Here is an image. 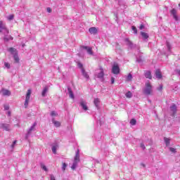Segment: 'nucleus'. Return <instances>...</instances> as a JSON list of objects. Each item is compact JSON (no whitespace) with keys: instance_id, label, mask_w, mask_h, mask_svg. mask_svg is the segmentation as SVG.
Listing matches in <instances>:
<instances>
[{"instance_id":"nucleus-1","label":"nucleus","mask_w":180,"mask_h":180,"mask_svg":"<svg viewBox=\"0 0 180 180\" xmlns=\"http://www.w3.org/2000/svg\"><path fill=\"white\" fill-rule=\"evenodd\" d=\"M1 34L4 35V41H9V40H13V37H12V36L6 35L9 34V30L6 27V23H5V22L2 20H0V34Z\"/></svg>"},{"instance_id":"nucleus-2","label":"nucleus","mask_w":180,"mask_h":180,"mask_svg":"<svg viewBox=\"0 0 180 180\" xmlns=\"http://www.w3.org/2000/svg\"><path fill=\"white\" fill-rule=\"evenodd\" d=\"M78 162H79V150H77L76 152V155L75 156V159L73 161V164L71 167V169L74 171L78 167Z\"/></svg>"},{"instance_id":"nucleus-3","label":"nucleus","mask_w":180,"mask_h":180,"mask_svg":"<svg viewBox=\"0 0 180 180\" xmlns=\"http://www.w3.org/2000/svg\"><path fill=\"white\" fill-rule=\"evenodd\" d=\"M145 95H151L153 94V86L150 82H146L143 90Z\"/></svg>"},{"instance_id":"nucleus-4","label":"nucleus","mask_w":180,"mask_h":180,"mask_svg":"<svg viewBox=\"0 0 180 180\" xmlns=\"http://www.w3.org/2000/svg\"><path fill=\"white\" fill-rule=\"evenodd\" d=\"M8 51L11 53L13 56V58L15 61V63H19V56H18V51L15 49V48H9L8 49Z\"/></svg>"},{"instance_id":"nucleus-5","label":"nucleus","mask_w":180,"mask_h":180,"mask_svg":"<svg viewBox=\"0 0 180 180\" xmlns=\"http://www.w3.org/2000/svg\"><path fill=\"white\" fill-rule=\"evenodd\" d=\"M112 72L115 75H119V74H120V68L119 67V65H117V63H115L112 65Z\"/></svg>"},{"instance_id":"nucleus-6","label":"nucleus","mask_w":180,"mask_h":180,"mask_svg":"<svg viewBox=\"0 0 180 180\" xmlns=\"http://www.w3.org/2000/svg\"><path fill=\"white\" fill-rule=\"evenodd\" d=\"M30 95H32V90L28 89L27 94L25 96V101L24 104L25 108H27V106H29V101H30Z\"/></svg>"},{"instance_id":"nucleus-7","label":"nucleus","mask_w":180,"mask_h":180,"mask_svg":"<svg viewBox=\"0 0 180 180\" xmlns=\"http://www.w3.org/2000/svg\"><path fill=\"white\" fill-rule=\"evenodd\" d=\"M80 50H86V53H88L90 56H94V51H92V48L86 46H82L80 47Z\"/></svg>"},{"instance_id":"nucleus-8","label":"nucleus","mask_w":180,"mask_h":180,"mask_svg":"<svg viewBox=\"0 0 180 180\" xmlns=\"http://www.w3.org/2000/svg\"><path fill=\"white\" fill-rule=\"evenodd\" d=\"M97 72L98 74L96 75V77H97V78H103V76L105 75V73L103 72V69L100 68L97 70Z\"/></svg>"},{"instance_id":"nucleus-9","label":"nucleus","mask_w":180,"mask_h":180,"mask_svg":"<svg viewBox=\"0 0 180 180\" xmlns=\"http://www.w3.org/2000/svg\"><path fill=\"white\" fill-rule=\"evenodd\" d=\"M0 128L3 129V130H6V131L11 130V126L8 124H1Z\"/></svg>"},{"instance_id":"nucleus-10","label":"nucleus","mask_w":180,"mask_h":180,"mask_svg":"<svg viewBox=\"0 0 180 180\" xmlns=\"http://www.w3.org/2000/svg\"><path fill=\"white\" fill-rule=\"evenodd\" d=\"M37 124V123L34 122L32 126L29 129V130L27 131V134L26 135L25 139H28L29 135L30 134V133H32V131H33V130H34V127H36V125Z\"/></svg>"},{"instance_id":"nucleus-11","label":"nucleus","mask_w":180,"mask_h":180,"mask_svg":"<svg viewBox=\"0 0 180 180\" xmlns=\"http://www.w3.org/2000/svg\"><path fill=\"white\" fill-rule=\"evenodd\" d=\"M1 93L4 95V96H11V91L8 89H3L1 90Z\"/></svg>"},{"instance_id":"nucleus-12","label":"nucleus","mask_w":180,"mask_h":180,"mask_svg":"<svg viewBox=\"0 0 180 180\" xmlns=\"http://www.w3.org/2000/svg\"><path fill=\"white\" fill-rule=\"evenodd\" d=\"M89 32L91 34H96L98 33V29L95 27H92L89 29Z\"/></svg>"},{"instance_id":"nucleus-13","label":"nucleus","mask_w":180,"mask_h":180,"mask_svg":"<svg viewBox=\"0 0 180 180\" xmlns=\"http://www.w3.org/2000/svg\"><path fill=\"white\" fill-rule=\"evenodd\" d=\"M155 77L158 79H161L162 78V75L161 74V70H160V69L156 70Z\"/></svg>"},{"instance_id":"nucleus-14","label":"nucleus","mask_w":180,"mask_h":180,"mask_svg":"<svg viewBox=\"0 0 180 180\" xmlns=\"http://www.w3.org/2000/svg\"><path fill=\"white\" fill-rule=\"evenodd\" d=\"M171 15H172L174 19H175V20H178V15H176V10L175 8H173L171 11H170Z\"/></svg>"},{"instance_id":"nucleus-15","label":"nucleus","mask_w":180,"mask_h":180,"mask_svg":"<svg viewBox=\"0 0 180 180\" xmlns=\"http://www.w3.org/2000/svg\"><path fill=\"white\" fill-rule=\"evenodd\" d=\"M80 106H82L84 110H88V106L86 105V102L82 101L80 102Z\"/></svg>"},{"instance_id":"nucleus-16","label":"nucleus","mask_w":180,"mask_h":180,"mask_svg":"<svg viewBox=\"0 0 180 180\" xmlns=\"http://www.w3.org/2000/svg\"><path fill=\"white\" fill-rule=\"evenodd\" d=\"M58 148V144L53 143L52 146V152L53 154H57V149Z\"/></svg>"},{"instance_id":"nucleus-17","label":"nucleus","mask_w":180,"mask_h":180,"mask_svg":"<svg viewBox=\"0 0 180 180\" xmlns=\"http://www.w3.org/2000/svg\"><path fill=\"white\" fill-rule=\"evenodd\" d=\"M82 75L86 79H89V75H88V72L85 71V69H82Z\"/></svg>"},{"instance_id":"nucleus-18","label":"nucleus","mask_w":180,"mask_h":180,"mask_svg":"<svg viewBox=\"0 0 180 180\" xmlns=\"http://www.w3.org/2000/svg\"><path fill=\"white\" fill-rule=\"evenodd\" d=\"M124 41H125L127 46H129V47H131V49L133 47V43H131V41H130V39H129V38H126L124 39Z\"/></svg>"},{"instance_id":"nucleus-19","label":"nucleus","mask_w":180,"mask_h":180,"mask_svg":"<svg viewBox=\"0 0 180 180\" xmlns=\"http://www.w3.org/2000/svg\"><path fill=\"white\" fill-rule=\"evenodd\" d=\"M141 35L142 36L143 40L147 41V39H148V34H147V32H141Z\"/></svg>"},{"instance_id":"nucleus-20","label":"nucleus","mask_w":180,"mask_h":180,"mask_svg":"<svg viewBox=\"0 0 180 180\" xmlns=\"http://www.w3.org/2000/svg\"><path fill=\"white\" fill-rule=\"evenodd\" d=\"M68 91L70 98H71L72 99H74V98H75L74 93H72V90L71 89V88L68 87Z\"/></svg>"},{"instance_id":"nucleus-21","label":"nucleus","mask_w":180,"mask_h":180,"mask_svg":"<svg viewBox=\"0 0 180 180\" xmlns=\"http://www.w3.org/2000/svg\"><path fill=\"white\" fill-rule=\"evenodd\" d=\"M170 110L173 112V115H175V113H176V105H175V104H173L170 107Z\"/></svg>"},{"instance_id":"nucleus-22","label":"nucleus","mask_w":180,"mask_h":180,"mask_svg":"<svg viewBox=\"0 0 180 180\" xmlns=\"http://www.w3.org/2000/svg\"><path fill=\"white\" fill-rule=\"evenodd\" d=\"M47 92H49V86H45L42 91V96H46V94H47Z\"/></svg>"},{"instance_id":"nucleus-23","label":"nucleus","mask_w":180,"mask_h":180,"mask_svg":"<svg viewBox=\"0 0 180 180\" xmlns=\"http://www.w3.org/2000/svg\"><path fill=\"white\" fill-rule=\"evenodd\" d=\"M145 77H146V78H148L149 79H151V78H153V77L151 76V72L146 71L145 72Z\"/></svg>"},{"instance_id":"nucleus-24","label":"nucleus","mask_w":180,"mask_h":180,"mask_svg":"<svg viewBox=\"0 0 180 180\" xmlns=\"http://www.w3.org/2000/svg\"><path fill=\"white\" fill-rule=\"evenodd\" d=\"M52 122L56 127H60V126H61V123H60V122L58 121L54 120V119L52 120Z\"/></svg>"},{"instance_id":"nucleus-25","label":"nucleus","mask_w":180,"mask_h":180,"mask_svg":"<svg viewBox=\"0 0 180 180\" xmlns=\"http://www.w3.org/2000/svg\"><path fill=\"white\" fill-rule=\"evenodd\" d=\"M100 101H99V98H95L94 99V105L95 106H96L97 108H99V103H100Z\"/></svg>"},{"instance_id":"nucleus-26","label":"nucleus","mask_w":180,"mask_h":180,"mask_svg":"<svg viewBox=\"0 0 180 180\" xmlns=\"http://www.w3.org/2000/svg\"><path fill=\"white\" fill-rule=\"evenodd\" d=\"M164 140H165V143L167 147H168V146H169V144H170V139L167 137H165Z\"/></svg>"},{"instance_id":"nucleus-27","label":"nucleus","mask_w":180,"mask_h":180,"mask_svg":"<svg viewBox=\"0 0 180 180\" xmlns=\"http://www.w3.org/2000/svg\"><path fill=\"white\" fill-rule=\"evenodd\" d=\"M125 96L127 98H131L133 96V93H131V91H128L125 94Z\"/></svg>"},{"instance_id":"nucleus-28","label":"nucleus","mask_w":180,"mask_h":180,"mask_svg":"<svg viewBox=\"0 0 180 180\" xmlns=\"http://www.w3.org/2000/svg\"><path fill=\"white\" fill-rule=\"evenodd\" d=\"M41 168L44 171H45L46 172H47L49 171V169H47V167H46V166L44 165V164H43V163L41 164Z\"/></svg>"},{"instance_id":"nucleus-29","label":"nucleus","mask_w":180,"mask_h":180,"mask_svg":"<svg viewBox=\"0 0 180 180\" xmlns=\"http://www.w3.org/2000/svg\"><path fill=\"white\" fill-rule=\"evenodd\" d=\"M166 46H167V50H168L169 51H171V49H172V47H171V44H169V42L167 41V42H166Z\"/></svg>"},{"instance_id":"nucleus-30","label":"nucleus","mask_w":180,"mask_h":180,"mask_svg":"<svg viewBox=\"0 0 180 180\" xmlns=\"http://www.w3.org/2000/svg\"><path fill=\"white\" fill-rule=\"evenodd\" d=\"M136 123H137V121H136L135 119H131L130 121V124H131V126H135Z\"/></svg>"},{"instance_id":"nucleus-31","label":"nucleus","mask_w":180,"mask_h":180,"mask_svg":"<svg viewBox=\"0 0 180 180\" xmlns=\"http://www.w3.org/2000/svg\"><path fill=\"white\" fill-rule=\"evenodd\" d=\"M13 18H15V15H10L7 17L8 20H13Z\"/></svg>"},{"instance_id":"nucleus-32","label":"nucleus","mask_w":180,"mask_h":180,"mask_svg":"<svg viewBox=\"0 0 180 180\" xmlns=\"http://www.w3.org/2000/svg\"><path fill=\"white\" fill-rule=\"evenodd\" d=\"M133 78V76L131 75V74H129L128 75V76H127V79L128 80V81H131V79Z\"/></svg>"},{"instance_id":"nucleus-33","label":"nucleus","mask_w":180,"mask_h":180,"mask_svg":"<svg viewBox=\"0 0 180 180\" xmlns=\"http://www.w3.org/2000/svg\"><path fill=\"white\" fill-rule=\"evenodd\" d=\"M77 67H79V68L81 69V71H82V69H84V67H83V65H82V63H77Z\"/></svg>"},{"instance_id":"nucleus-34","label":"nucleus","mask_w":180,"mask_h":180,"mask_svg":"<svg viewBox=\"0 0 180 180\" xmlns=\"http://www.w3.org/2000/svg\"><path fill=\"white\" fill-rule=\"evenodd\" d=\"M4 66L6 67V68H8V69L11 68V64L6 62L4 63Z\"/></svg>"},{"instance_id":"nucleus-35","label":"nucleus","mask_w":180,"mask_h":180,"mask_svg":"<svg viewBox=\"0 0 180 180\" xmlns=\"http://www.w3.org/2000/svg\"><path fill=\"white\" fill-rule=\"evenodd\" d=\"M132 30L135 34H137V28L134 26H132Z\"/></svg>"},{"instance_id":"nucleus-36","label":"nucleus","mask_w":180,"mask_h":180,"mask_svg":"<svg viewBox=\"0 0 180 180\" xmlns=\"http://www.w3.org/2000/svg\"><path fill=\"white\" fill-rule=\"evenodd\" d=\"M4 110H9V105L8 104H5L4 105Z\"/></svg>"},{"instance_id":"nucleus-37","label":"nucleus","mask_w":180,"mask_h":180,"mask_svg":"<svg viewBox=\"0 0 180 180\" xmlns=\"http://www.w3.org/2000/svg\"><path fill=\"white\" fill-rule=\"evenodd\" d=\"M67 168V164L63 163L62 169L63 171H65V169Z\"/></svg>"},{"instance_id":"nucleus-38","label":"nucleus","mask_w":180,"mask_h":180,"mask_svg":"<svg viewBox=\"0 0 180 180\" xmlns=\"http://www.w3.org/2000/svg\"><path fill=\"white\" fill-rule=\"evenodd\" d=\"M169 150L171 151V153H176V149L174 148H169Z\"/></svg>"},{"instance_id":"nucleus-39","label":"nucleus","mask_w":180,"mask_h":180,"mask_svg":"<svg viewBox=\"0 0 180 180\" xmlns=\"http://www.w3.org/2000/svg\"><path fill=\"white\" fill-rule=\"evenodd\" d=\"M51 116H57V112H56V111H52L51 112Z\"/></svg>"},{"instance_id":"nucleus-40","label":"nucleus","mask_w":180,"mask_h":180,"mask_svg":"<svg viewBox=\"0 0 180 180\" xmlns=\"http://www.w3.org/2000/svg\"><path fill=\"white\" fill-rule=\"evenodd\" d=\"M158 91H162V84H160L159 87H158Z\"/></svg>"},{"instance_id":"nucleus-41","label":"nucleus","mask_w":180,"mask_h":180,"mask_svg":"<svg viewBox=\"0 0 180 180\" xmlns=\"http://www.w3.org/2000/svg\"><path fill=\"white\" fill-rule=\"evenodd\" d=\"M46 11H47V12H48L49 13H51V8L50 7H48V8H46Z\"/></svg>"},{"instance_id":"nucleus-42","label":"nucleus","mask_w":180,"mask_h":180,"mask_svg":"<svg viewBox=\"0 0 180 180\" xmlns=\"http://www.w3.org/2000/svg\"><path fill=\"white\" fill-rule=\"evenodd\" d=\"M141 148H143V150L146 149V146H144V143H141Z\"/></svg>"},{"instance_id":"nucleus-43","label":"nucleus","mask_w":180,"mask_h":180,"mask_svg":"<svg viewBox=\"0 0 180 180\" xmlns=\"http://www.w3.org/2000/svg\"><path fill=\"white\" fill-rule=\"evenodd\" d=\"M15 144H16V141H14L11 145L12 148H13V147H15Z\"/></svg>"},{"instance_id":"nucleus-44","label":"nucleus","mask_w":180,"mask_h":180,"mask_svg":"<svg viewBox=\"0 0 180 180\" xmlns=\"http://www.w3.org/2000/svg\"><path fill=\"white\" fill-rule=\"evenodd\" d=\"M140 30H143V29H144V25H141L139 27Z\"/></svg>"},{"instance_id":"nucleus-45","label":"nucleus","mask_w":180,"mask_h":180,"mask_svg":"<svg viewBox=\"0 0 180 180\" xmlns=\"http://www.w3.org/2000/svg\"><path fill=\"white\" fill-rule=\"evenodd\" d=\"M136 61L138 63H141V58H139L138 57H136Z\"/></svg>"},{"instance_id":"nucleus-46","label":"nucleus","mask_w":180,"mask_h":180,"mask_svg":"<svg viewBox=\"0 0 180 180\" xmlns=\"http://www.w3.org/2000/svg\"><path fill=\"white\" fill-rule=\"evenodd\" d=\"M111 84H115V79L114 77H111Z\"/></svg>"},{"instance_id":"nucleus-47","label":"nucleus","mask_w":180,"mask_h":180,"mask_svg":"<svg viewBox=\"0 0 180 180\" xmlns=\"http://www.w3.org/2000/svg\"><path fill=\"white\" fill-rule=\"evenodd\" d=\"M7 115H8V116H11V111H8Z\"/></svg>"},{"instance_id":"nucleus-48","label":"nucleus","mask_w":180,"mask_h":180,"mask_svg":"<svg viewBox=\"0 0 180 180\" xmlns=\"http://www.w3.org/2000/svg\"><path fill=\"white\" fill-rule=\"evenodd\" d=\"M177 73L180 75V70H177Z\"/></svg>"},{"instance_id":"nucleus-49","label":"nucleus","mask_w":180,"mask_h":180,"mask_svg":"<svg viewBox=\"0 0 180 180\" xmlns=\"http://www.w3.org/2000/svg\"><path fill=\"white\" fill-rule=\"evenodd\" d=\"M142 165H143V167H145L144 165L142 164Z\"/></svg>"},{"instance_id":"nucleus-50","label":"nucleus","mask_w":180,"mask_h":180,"mask_svg":"<svg viewBox=\"0 0 180 180\" xmlns=\"http://www.w3.org/2000/svg\"><path fill=\"white\" fill-rule=\"evenodd\" d=\"M179 6L180 7V4H179Z\"/></svg>"}]
</instances>
